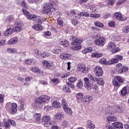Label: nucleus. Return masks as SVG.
I'll return each instance as SVG.
<instances>
[{
	"mask_svg": "<svg viewBox=\"0 0 129 129\" xmlns=\"http://www.w3.org/2000/svg\"><path fill=\"white\" fill-rule=\"evenodd\" d=\"M60 58L62 60H69L71 58V54L67 53H61L60 55Z\"/></svg>",
	"mask_w": 129,
	"mask_h": 129,
	"instance_id": "obj_21",
	"label": "nucleus"
},
{
	"mask_svg": "<svg viewBox=\"0 0 129 129\" xmlns=\"http://www.w3.org/2000/svg\"><path fill=\"white\" fill-rule=\"evenodd\" d=\"M99 62L101 64H104V65H112L111 59L107 61L106 58H103L100 59Z\"/></svg>",
	"mask_w": 129,
	"mask_h": 129,
	"instance_id": "obj_19",
	"label": "nucleus"
},
{
	"mask_svg": "<svg viewBox=\"0 0 129 129\" xmlns=\"http://www.w3.org/2000/svg\"><path fill=\"white\" fill-rule=\"evenodd\" d=\"M52 106L54 108H61V103L59 101L54 100L52 103Z\"/></svg>",
	"mask_w": 129,
	"mask_h": 129,
	"instance_id": "obj_25",
	"label": "nucleus"
},
{
	"mask_svg": "<svg viewBox=\"0 0 129 129\" xmlns=\"http://www.w3.org/2000/svg\"><path fill=\"white\" fill-rule=\"evenodd\" d=\"M64 118V114L63 113H58L55 115V118L56 119H62Z\"/></svg>",
	"mask_w": 129,
	"mask_h": 129,
	"instance_id": "obj_35",
	"label": "nucleus"
},
{
	"mask_svg": "<svg viewBox=\"0 0 129 129\" xmlns=\"http://www.w3.org/2000/svg\"><path fill=\"white\" fill-rule=\"evenodd\" d=\"M115 109L116 112H118L119 113H121V112H122L123 111L122 108L119 106H115Z\"/></svg>",
	"mask_w": 129,
	"mask_h": 129,
	"instance_id": "obj_41",
	"label": "nucleus"
},
{
	"mask_svg": "<svg viewBox=\"0 0 129 129\" xmlns=\"http://www.w3.org/2000/svg\"><path fill=\"white\" fill-rule=\"evenodd\" d=\"M84 81L85 82V87L87 88L88 91H91V86L92 85L90 83V82H89V79H88V78H84Z\"/></svg>",
	"mask_w": 129,
	"mask_h": 129,
	"instance_id": "obj_15",
	"label": "nucleus"
},
{
	"mask_svg": "<svg viewBox=\"0 0 129 129\" xmlns=\"http://www.w3.org/2000/svg\"><path fill=\"white\" fill-rule=\"evenodd\" d=\"M94 72L98 77H100L103 74V71L100 67H96L94 70Z\"/></svg>",
	"mask_w": 129,
	"mask_h": 129,
	"instance_id": "obj_16",
	"label": "nucleus"
},
{
	"mask_svg": "<svg viewBox=\"0 0 129 129\" xmlns=\"http://www.w3.org/2000/svg\"><path fill=\"white\" fill-rule=\"evenodd\" d=\"M112 82L114 87H118V88L119 87H120L122 83L124 82V80H123V79L119 76H116L112 80Z\"/></svg>",
	"mask_w": 129,
	"mask_h": 129,
	"instance_id": "obj_5",
	"label": "nucleus"
},
{
	"mask_svg": "<svg viewBox=\"0 0 129 129\" xmlns=\"http://www.w3.org/2000/svg\"><path fill=\"white\" fill-rule=\"evenodd\" d=\"M42 117V115L41 114L36 113L33 116V118L36 121H40Z\"/></svg>",
	"mask_w": 129,
	"mask_h": 129,
	"instance_id": "obj_29",
	"label": "nucleus"
},
{
	"mask_svg": "<svg viewBox=\"0 0 129 129\" xmlns=\"http://www.w3.org/2000/svg\"><path fill=\"white\" fill-rule=\"evenodd\" d=\"M91 90H92L93 92L95 93H98V91H99V88L96 85L92 84L91 87Z\"/></svg>",
	"mask_w": 129,
	"mask_h": 129,
	"instance_id": "obj_26",
	"label": "nucleus"
},
{
	"mask_svg": "<svg viewBox=\"0 0 129 129\" xmlns=\"http://www.w3.org/2000/svg\"><path fill=\"white\" fill-rule=\"evenodd\" d=\"M68 76H70V73L68 72L61 75V78H67Z\"/></svg>",
	"mask_w": 129,
	"mask_h": 129,
	"instance_id": "obj_61",
	"label": "nucleus"
},
{
	"mask_svg": "<svg viewBox=\"0 0 129 129\" xmlns=\"http://www.w3.org/2000/svg\"><path fill=\"white\" fill-rule=\"evenodd\" d=\"M66 84H67V85H68L69 87V88L70 87L72 89H73V88H74L75 87V86H74V85L73 84H71V83H69V82H67L66 83Z\"/></svg>",
	"mask_w": 129,
	"mask_h": 129,
	"instance_id": "obj_60",
	"label": "nucleus"
},
{
	"mask_svg": "<svg viewBox=\"0 0 129 129\" xmlns=\"http://www.w3.org/2000/svg\"><path fill=\"white\" fill-rule=\"evenodd\" d=\"M108 25L111 28H114L115 27V23H114V21H111L108 23Z\"/></svg>",
	"mask_w": 129,
	"mask_h": 129,
	"instance_id": "obj_53",
	"label": "nucleus"
},
{
	"mask_svg": "<svg viewBox=\"0 0 129 129\" xmlns=\"http://www.w3.org/2000/svg\"><path fill=\"white\" fill-rule=\"evenodd\" d=\"M57 23L58 25H59V26H62L64 22H63V20L62 19V18L60 17L57 18Z\"/></svg>",
	"mask_w": 129,
	"mask_h": 129,
	"instance_id": "obj_54",
	"label": "nucleus"
},
{
	"mask_svg": "<svg viewBox=\"0 0 129 129\" xmlns=\"http://www.w3.org/2000/svg\"><path fill=\"white\" fill-rule=\"evenodd\" d=\"M123 59V56L120 55L119 54H116L115 55V58H112L111 60V62L112 64H116V63H118L119 60H122Z\"/></svg>",
	"mask_w": 129,
	"mask_h": 129,
	"instance_id": "obj_14",
	"label": "nucleus"
},
{
	"mask_svg": "<svg viewBox=\"0 0 129 129\" xmlns=\"http://www.w3.org/2000/svg\"><path fill=\"white\" fill-rule=\"evenodd\" d=\"M30 70L31 71H32V72H34L35 73L39 72V71H40V69L37 67H34L30 68Z\"/></svg>",
	"mask_w": 129,
	"mask_h": 129,
	"instance_id": "obj_45",
	"label": "nucleus"
},
{
	"mask_svg": "<svg viewBox=\"0 0 129 129\" xmlns=\"http://www.w3.org/2000/svg\"><path fill=\"white\" fill-rule=\"evenodd\" d=\"M24 63L25 64H27V65H32V64L35 63V61L33 58H28L24 61Z\"/></svg>",
	"mask_w": 129,
	"mask_h": 129,
	"instance_id": "obj_32",
	"label": "nucleus"
},
{
	"mask_svg": "<svg viewBox=\"0 0 129 129\" xmlns=\"http://www.w3.org/2000/svg\"><path fill=\"white\" fill-rule=\"evenodd\" d=\"M107 120L108 121H116V118L114 116H108Z\"/></svg>",
	"mask_w": 129,
	"mask_h": 129,
	"instance_id": "obj_44",
	"label": "nucleus"
},
{
	"mask_svg": "<svg viewBox=\"0 0 129 129\" xmlns=\"http://www.w3.org/2000/svg\"><path fill=\"white\" fill-rule=\"evenodd\" d=\"M52 82H53V84H58L59 83V80L57 78H55L51 80Z\"/></svg>",
	"mask_w": 129,
	"mask_h": 129,
	"instance_id": "obj_59",
	"label": "nucleus"
},
{
	"mask_svg": "<svg viewBox=\"0 0 129 129\" xmlns=\"http://www.w3.org/2000/svg\"><path fill=\"white\" fill-rule=\"evenodd\" d=\"M42 52H41V51H39V50H38L37 49H35L34 50V53H35V55H36V56H41Z\"/></svg>",
	"mask_w": 129,
	"mask_h": 129,
	"instance_id": "obj_56",
	"label": "nucleus"
},
{
	"mask_svg": "<svg viewBox=\"0 0 129 129\" xmlns=\"http://www.w3.org/2000/svg\"><path fill=\"white\" fill-rule=\"evenodd\" d=\"M87 125L89 128L94 129L95 128V125L94 124L92 123V121L89 120L87 121Z\"/></svg>",
	"mask_w": 129,
	"mask_h": 129,
	"instance_id": "obj_31",
	"label": "nucleus"
},
{
	"mask_svg": "<svg viewBox=\"0 0 129 129\" xmlns=\"http://www.w3.org/2000/svg\"><path fill=\"white\" fill-rule=\"evenodd\" d=\"M41 120L42 122H44V125L46 127H49L51 126V123L50 122H49L51 120V117L50 116L46 115L42 117Z\"/></svg>",
	"mask_w": 129,
	"mask_h": 129,
	"instance_id": "obj_8",
	"label": "nucleus"
},
{
	"mask_svg": "<svg viewBox=\"0 0 129 129\" xmlns=\"http://www.w3.org/2000/svg\"><path fill=\"white\" fill-rule=\"evenodd\" d=\"M92 57H96L97 58H100V57H102V54L99 53H92Z\"/></svg>",
	"mask_w": 129,
	"mask_h": 129,
	"instance_id": "obj_48",
	"label": "nucleus"
},
{
	"mask_svg": "<svg viewBox=\"0 0 129 129\" xmlns=\"http://www.w3.org/2000/svg\"><path fill=\"white\" fill-rule=\"evenodd\" d=\"M50 98L47 95H42L39 98L35 99L33 105L35 108H42L43 104L48 103L50 101Z\"/></svg>",
	"mask_w": 129,
	"mask_h": 129,
	"instance_id": "obj_1",
	"label": "nucleus"
},
{
	"mask_svg": "<svg viewBox=\"0 0 129 129\" xmlns=\"http://www.w3.org/2000/svg\"><path fill=\"white\" fill-rule=\"evenodd\" d=\"M93 99V97L90 95H85L82 99V101L85 103H90V101Z\"/></svg>",
	"mask_w": 129,
	"mask_h": 129,
	"instance_id": "obj_18",
	"label": "nucleus"
},
{
	"mask_svg": "<svg viewBox=\"0 0 129 129\" xmlns=\"http://www.w3.org/2000/svg\"><path fill=\"white\" fill-rule=\"evenodd\" d=\"M92 31H94V33H96V34H98V33L100 32V29L94 26L92 27Z\"/></svg>",
	"mask_w": 129,
	"mask_h": 129,
	"instance_id": "obj_49",
	"label": "nucleus"
},
{
	"mask_svg": "<svg viewBox=\"0 0 129 129\" xmlns=\"http://www.w3.org/2000/svg\"><path fill=\"white\" fill-rule=\"evenodd\" d=\"M14 32V28H9L4 33V35L6 37H8V36H11L13 34Z\"/></svg>",
	"mask_w": 129,
	"mask_h": 129,
	"instance_id": "obj_20",
	"label": "nucleus"
},
{
	"mask_svg": "<svg viewBox=\"0 0 129 129\" xmlns=\"http://www.w3.org/2000/svg\"><path fill=\"white\" fill-rule=\"evenodd\" d=\"M6 109L11 114H16L18 111V104L16 103H8L6 105Z\"/></svg>",
	"mask_w": 129,
	"mask_h": 129,
	"instance_id": "obj_4",
	"label": "nucleus"
},
{
	"mask_svg": "<svg viewBox=\"0 0 129 129\" xmlns=\"http://www.w3.org/2000/svg\"><path fill=\"white\" fill-rule=\"evenodd\" d=\"M77 98L82 101V99H83V94H82V93H78L77 95Z\"/></svg>",
	"mask_w": 129,
	"mask_h": 129,
	"instance_id": "obj_52",
	"label": "nucleus"
},
{
	"mask_svg": "<svg viewBox=\"0 0 129 129\" xmlns=\"http://www.w3.org/2000/svg\"><path fill=\"white\" fill-rule=\"evenodd\" d=\"M97 78L95 77H93L92 75H91L89 79L92 83H95L97 81Z\"/></svg>",
	"mask_w": 129,
	"mask_h": 129,
	"instance_id": "obj_40",
	"label": "nucleus"
},
{
	"mask_svg": "<svg viewBox=\"0 0 129 129\" xmlns=\"http://www.w3.org/2000/svg\"><path fill=\"white\" fill-rule=\"evenodd\" d=\"M72 16H74L77 19H80V12L78 11L71 10L70 12Z\"/></svg>",
	"mask_w": 129,
	"mask_h": 129,
	"instance_id": "obj_22",
	"label": "nucleus"
},
{
	"mask_svg": "<svg viewBox=\"0 0 129 129\" xmlns=\"http://www.w3.org/2000/svg\"><path fill=\"white\" fill-rule=\"evenodd\" d=\"M32 29H34L36 31H42L43 27L41 24H35L32 26Z\"/></svg>",
	"mask_w": 129,
	"mask_h": 129,
	"instance_id": "obj_28",
	"label": "nucleus"
},
{
	"mask_svg": "<svg viewBox=\"0 0 129 129\" xmlns=\"http://www.w3.org/2000/svg\"><path fill=\"white\" fill-rule=\"evenodd\" d=\"M97 83L101 86H103L104 85V80L101 78H98L97 79Z\"/></svg>",
	"mask_w": 129,
	"mask_h": 129,
	"instance_id": "obj_34",
	"label": "nucleus"
},
{
	"mask_svg": "<svg viewBox=\"0 0 129 129\" xmlns=\"http://www.w3.org/2000/svg\"><path fill=\"white\" fill-rule=\"evenodd\" d=\"M42 64L45 69H51V68L54 66V62L51 61H48L47 60H43L42 61Z\"/></svg>",
	"mask_w": 129,
	"mask_h": 129,
	"instance_id": "obj_10",
	"label": "nucleus"
},
{
	"mask_svg": "<svg viewBox=\"0 0 129 129\" xmlns=\"http://www.w3.org/2000/svg\"><path fill=\"white\" fill-rule=\"evenodd\" d=\"M95 44L97 46H104L105 44V38L104 37H100L95 40Z\"/></svg>",
	"mask_w": 129,
	"mask_h": 129,
	"instance_id": "obj_13",
	"label": "nucleus"
},
{
	"mask_svg": "<svg viewBox=\"0 0 129 129\" xmlns=\"http://www.w3.org/2000/svg\"><path fill=\"white\" fill-rule=\"evenodd\" d=\"M7 52L8 53H13L15 54V53H17V50L15 48H7Z\"/></svg>",
	"mask_w": 129,
	"mask_h": 129,
	"instance_id": "obj_47",
	"label": "nucleus"
},
{
	"mask_svg": "<svg viewBox=\"0 0 129 129\" xmlns=\"http://www.w3.org/2000/svg\"><path fill=\"white\" fill-rule=\"evenodd\" d=\"M59 44L63 47H68V46H69V41L67 40V39H64L60 41Z\"/></svg>",
	"mask_w": 129,
	"mask_h": 129,
	"instance_id": "obj_30",
	"label": "nucleus"
},
{
	"mask_svg": "<svg viewBox=\"0 0 129 129\" xmlns=\"http://www.w3.org/2000/svg\"><path fill=\"white\" fill-rule=\"evenodd\" d=\"M129 92V87L128 86H124L122 89L120 91L119 93L121 96H125L128 94Z\"/></svg>",
	"mask_w": 129,
	"mask_h": 129,
	"instance_id": "obj_17",
	"label": "nucleus"
},
{
	"mask_svg": "<svg viewBox=\"0 0 129 129\" xmlns=\"http://www.w3.org/2000/svg\"><path fill=\"white\" fill-rule=\"evenodd\" d=\"M15 25L16 26L13 28L15 33H19L23 30V24L21 23L20 22L18 21L16 22Z\"/></svg>",
	"mask_w": 129,
	"mask_h": 129,
	"instance_id": "obj_11",
	"label": "nucleus"
},
{
	"mask_svg": "<svg viewBox=\"0 0 129 129\" xmlns=\"http://www.w3.org/2000/svg\"><path fill=\"white\" fill-rule=\"evenodd\" d=\"M83 86V83H82V81L81 80H79L77 84V87L79 89L82 88Z\"/></svg>",
	"mask_w": 129,
	"mask_h": 129,
	"instance_id": "obj_50",
	"label": "nucleus"
},
{
	"mask_svg": "<svg viewBox=\"0 0 129 129\" xmlns=\"http://www.w3.org/2000/svg\"><path fill=\"white\" fill-rule=\"evenodd\" d=\"M22 11L24 16H26L28 20H32V21H34V22L37 20V16H36L35 15L30 14V12H29L28 11H27V10H25L24 8L22 9Z\"/></svg>",
	"mask_w": 129,
	"mask_h": 129,
	"instance_id": "obj_7",
	"label": "nucleus"
},
{
	"mask_svg": "<svg viewBox=\"0 0 129 129\" xmlns=\"http://www.w3.org/2000/svg\"><path fill=\"white\" fill-rule=\"evenodd\" d=\"M8 122L12 126H16V121L14 120L9 119L8 120Z\"/></svg>",
	"mask_w": 129,
	"mask_h": 129,
	"instance_id": "obj_55",
	"label": "nucleus"
},
{
	"mask_svg": "<svg viewBox=\"0 0 129 129\" xmlns=\"http://www.w3.org/2000/svg\"><path fill=\"white\" fill-rule=\"evenodd\" d=\"M112 125L115 128H122V127H123V125L121 122H115L113 123Z\"/></svg>",
	"mask_w": 129,
	"mask_h": 129,
	"instance_id": "obj_27",
	"label": "nucleus"
},
{
	"mask_svg": "<svg viewBox=\"0 0 129 129\" xmlns=\"http://www.w3.org/2000/svg\"><path fill=\"white\" fill-rule=\"evenodd\" d=\"M72 24H73V25H74V26H76V25L78 24V20L76 19L72 20Z\"/></svg>",
	"mask_w": 129,
	"mask_h": 129,
	"instance_id": "obj_63",
	"label": "nucleus"
},
{
	"mask_svg": "<svg viewBox=\"0 0 129 129\" xmlns=\"http://www.w3.org/2000/svg\"><path fill=\"white\" fill-rule=\"evenodd\" d=\"M50 54L48 53V52H43L41 53V57H43V58H47L48 57H50Z\"/></svg>",
	"mask_w": 129,
	"mask_h": 129,
	"instance_id": "obj_46",
	"label": "nucleus"
},
{
	"mask_svg": "<svg viewBox=\"0 0 129 129\" xmlns=\"http://www.w3.org/2000/svg\"><path fill=\"white\" fill-rule=\"evenodd\" d=\"M61 104H62V108L65 109L67 107H68V104L67 103V102H66V100L62 99L61 100Z\"/></svg>",
	"mask_w": 129,
	"mask_h": 129,
	"instance_id": "obj_37",
	"label": "nucleus"
},
{
	"mask_svg": "<svg viewBox=\"0 0 129 129\" xmlns=\"http://www.w3.org/2000/svg\"><path fill=\"white\" fill-rule=\"evenodd\" d=\"M21 5L23 8H25L26 9L28 8V4H27V2H26V1L25 0L22 1L21 2Z\"/></svg>",
	"mask_w": 129,
	"mask_h": 129,
	"instance_id": "obj_57",
	"label": "nucleus"
},
{
	"mask_svg": "<svg viewBox=\"0 0 129 129\" xmlns=\"http://www.w3.org/2000/svg\"><path fill=\"white\" fill-rule=\"evenodd\" d=\"M62 89L65 91V92H67V93L71 92V89H70V88L68 86V85H64L63 86Z\"/></svg>",
	"mask_w": 129,
	"mask_h": 129,
	"instance_id": "obj_38",
	"label": "nucleus"
},
{
	"mask_svg": "<svg viewBox=\"0 0 129 129\" xmlns=\"http://www.w3.org/2000/svg\"><path fill=\"white\" fill-rule=\"evenodd\" d=\"M94 25L96 27H98V28H101V29H102L104 27V25L103 24V23L99 21H95L94 23Z\"/></svg>",
	"mask_w": 129,
	"mask_h": 129,
	"instance_id": "obj_33",
	"label": "nucleus"
},
{
	"mask_svg": "<svg viewBox=\"0 0 129 129\" xmlns=\"http://www.w3.org/2000/svg\"><path fill=\"white\" fill-rule=\"evenodd\" d=\"M72 45L73 46L71 47V49L75 50V51H78V50H80L82 48L80 44L83 42V39L78 38V37L73 36L72 37Z\"/></svg>",
	"mask_w": 129,
	"mask_h": 129,
	"instance_id": "obj_3",
	"label": "nucleus"
},
{
	"mask_svg": "<svg viewBox=\"0 0 129 129\" xmlns=\"http://www.w3.org/2000/svg\"><path fill=\"white\" fill-rule=\"evenodd\" d=\"M78 69L79 72H82V73H84L85 74L88 73V71H89V68L86 67V66L83 63H79L78 64Z\"/></svg>",
	"mask_w": 129,
	"mask_h": 129,
	"instance_id": "obj_9",
	"label": "nucleus"
},
{
	"mask_svg": "<svg viewBox=\"0 0 129 129\" xmlns=\"http://www.w3.org/2000/svg\"><path fill=\"white\" fill-rule=\"evenodd\" d=\"M64 110L67 114H69V115H72L73 112H72V110L71 109V108H70L68 107H67V108L64 109Z\"/></svg>",
	"mask_w": 129,
	"mask_h": 129,
	"instance_id": "obj_39",
	"label": "nucleus"
},
{
	"mask_svg": "<svg viewBox=\"0 0 129 129\" xmlns=\"http://www.w3.org/2000/svg\"><path fill=\"white\" fill-rule=\"evenodd\" d=\"M19 38L17 37H13L8 41V44H9V45H14L15 44H17Z\"/></svg>",
	"mask_w": 129,
	"mask_h": 129,
	"instance_id": "obj_24",
	"label": "nucleus"
},
{
	"mask_svg": "<svg viewBox=\"0 0 129 129\" xmlns=\"http://www.w3.org/2000/svg\"><path fill=\"white\" fill-rule=\"evenodd\" d=\"M52 52L53 54H60L61 52H62V49L61 48H54L53 49Z\"/></svg>",
	"mask_w": 129,
	"mask_h": 129,
	"instance_id": "obj_42",
	"label": "nucleus"
},
{
	"mask_svg": "<svg viewBox=\"0 0 129 129\" xmlns=\"http://www.w3.org/2000/svg\"><path fill=\"white\" fill-rule=\"evenodd\" d=\"M123 31L124 33H129V25L124 27Z\"/></svg>",
	"mask_w": 129,
	"mask_h": 129,
	"instance_id": "obj_62",
	"label": "nucleus"
},
{
	"mask_svg": "<svg viewBox=\"0 0 129 129\" xmlns=\"http://www.w3.org/2000/svg\"><path fill=\"white\" fill-rule=\"evenodd\" d=\"M128 71V67H126L125 66H123L120 69L118 70V73L119 74H122Z\"/></svg>",
	"mask_w": 129,
	"mask_h": 129,
	"instance_id": "obj_23",
	"label": "nucleus"
},
{
	"mask_svg": "<svg viewBox=\"0 0 129 129\" xmlns=\"http://www.w3.org/2000/svg\"><path fill=\"white\" fill-rule=\"evenodd\" d=\"M126 1V0H118L116 2V5L119 6L120 5H122V4H123V3H125Z\"/></svg>",
	"mask_w": 129,
	"mask_h": 129,
	"instance_id": "obj_58",
	"label": "nucleus"
},
{
	"mask_svg": "<svg viewBox=\"0 0 129 129\" xmlns=\"http://www.w3.org/2000/svg\"><path fill=\"white\" fill-rule=\"evenodd\" d=\"M82 17H89V13L88 12H80V18Z\"/></svg>",
	"mask_w": 129,
	"mask_h": 129,
	"instance_id": "obj_43",
	"label": "nucleus"
},
{
	"mask_svg": "<svg viewBox=\"0 0 129 129\" xmlns=\"http://www.w3.org/2000/svg\"><path fill=\"white\" fill-rule=\"evenodd\" d=\"M107 49L111 51L112 54H115V53H117L119 52V48L116 47V45L111 42H109L108 45H107Z\"/></svg>",
	"mask_w": 129,
	"mask_h": 129,
	"instance_id": "obj_6",
	"label": "nucleus"
},
{
	"mask_svg": "<svg viewBox=\"0 0 129 129\" xmlns=\"http://www.w3.org/2000/svg\"><path fill=\"white\" fill-rule=\"evenodd\" d=\"M68 80L71 83H74L77 80V78L71 77L68 79Z\"/></svg>",
	"mask_w": 129,
	"mask_h": 129,
	"instance_id": "obj_51",
	"label": "nucleus"
},
{
	"mask_svg": "<svg viewBox=\"0 0 129 129\" xmlns=\"http://www.w3.org/2000/svg\"><path fill=\"white\" fill-rule=\"evenodd\" d=\"M105 127L107 129H112L113 128V127H112V126H111L110 122H109L107 124H106Z\"/></svg>",
	"mask_w": 129,
	"mask_h": 129,
	"instance_id": "obj_64",
	"label": "nucleus"
},
{
	"mask_svg": "<svg viewBox=\"0 0 129 129\" xmlns=\"http://www.w3.org/2000/svg\"><path fill=\"white\" fill-rule=\"evenodd\" d=\"M113 17L115 20H117V21H120L121 22L125 21V20H126V18L124 17V16H122L121 13L119 12L115 13Z\"/></svg>",
	"mask_w": 129,
	"mask_h": 129,
	"instance_id": "obj_12",
	"label": "nucleus"
},
{
	"mask_svg": "<svg viewBox=\"0 0 129 129\" xmlns=\"http://www.w3.org/2000/svg\"><path fill=\"white\" fill-rule=\"evenodd\" d=\"M15 20V17L13 15H9L6 18L7 22L8 23H12Z\"/></svg>",
	"mask_w": 129,
	"mask_h": 129,
	"instance_id": "obj_36",
	"label": "nucleus"
},
{
	"mask_svg": "<svg viewBox=\"0 0 129 129\" xmlns=\"http://www.w3.org/2000/svg\"><path fill=\"white\" fill-rule=\"evenodd\" d=\"M55 3H46L44 5L43 10H42V13L43 15H52L53 13L56 12L57 9L54 7Z\"/></svg>",
	"mask_w": 129,
	"mask_h": 129,
	"instance_id": "obj_2",
	"label": "nucleus"
}]
</instances>
